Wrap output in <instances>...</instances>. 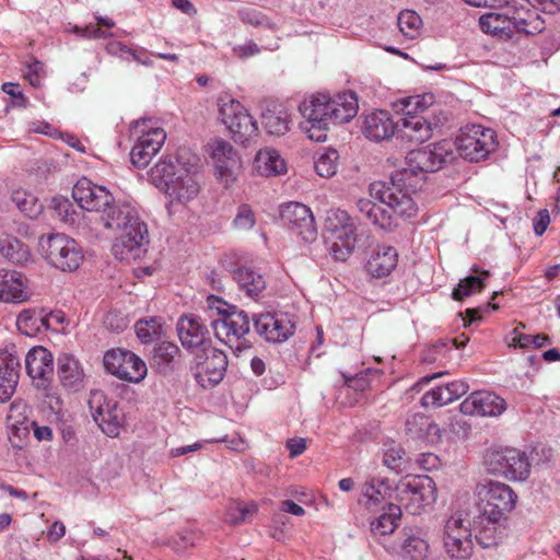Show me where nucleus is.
<instances>
[{
	"instance_id": "obj_1",
	"label": "nucleus",
	"mask_w": 560,
	"mask_h": 560,
	"mask_svg": "<svg viewBox=\"0 0 560 560\" xmlns=\"http://www.w3.org/2000/svg\"><path fill=\"white\" fill-rule=\"evenodd\" d=\"M455 158L452 140H442L429 147L412 150L406 156V166L396 172L390 182L370 185L372 199H360L359 211L372 224L383 230L398 225L399 219L413 218L418 206L412 195L421 188L424 174L439 171Z\"/></svg>"
},
{
	"instance_id": "obj_2",
	"label": "nucleus",
	"mask_w": 560,
	"mask_h": 560,
	"mask_svg": "<svg viewBox=\"0 0 560 560\" xmlns=\"http://www.w3.org/2000/svg\"><path fill=\"white\" fill-rule=\"evenodd\" d=\"M72 197L81 209L98 213L106 229L120 231L113 245L116 258L130 261L143 256L149 244V233L133 206L116 202L105 186L96 185L86 177L80 178L73 186Z\"/></svg>"
},
{
	"instance_id": "obj_3",
	"label": "nucleus",
	"mask_w": 560,
	"mask_h": 560,
	"mask_svg": "<svg viewBox=\"0 0 560 560\" xmlns=\"http://www.w3.org/2000/svg\"><path fill=\"white\" fill-rule=\"evenodd\" d=\"M199 170L198 156L184 150L178 153L175 163H156L151 170V178L164 191L171 205H186L200 191L197 179Z\"/></svg>"
},
{
	"instance_id": "obj_4",
	"label": "nucleus",
	"mask_w": 560,
	"mask_h": 560,
	"mask_svg": "<svg viewBox=\"0 0 560 560\" xmlns=\"http://www.w3.org/2000/svg\"><path fill=\"white\" fill-rule=\"evenodd\" d=\"M217 108L219 121L235 143L248 145L256 141L259 135L257 121L240 101L229 93H221L217 98Z\"/></svg>"
},
{
	"instance_id": "obj_5",
	"label": "nucleus",
	"mask_w": 560,
	"mask_h": 560,
	"mask_svg": "<svg viewBox=\"0 0 560 560\" xmlns=\"http://www.w3.org/2000/svg\"><path fill=\"white\" fill-rule=\"evenodd\" d=\"M474 497L482 520L505 521L517 503V494L509 485L491 479L477 482Z\"/></svg>"
},
{
	"instance_id": "obj_6",
	"label": "nucleus",
	"mask_w": 560,
	"mask_h": 560,
	"mask_svg": "<svg viewBox=\"0 0 560 560\" xmlns=\"http://www.w3.org/2000/svg\"><path fill=\"white\" fill-rule=\"evenodd\" d=\"M482 466L489 475L509 481H524L530 474L527 454L512 446L497 445L487 448Z\"/></svg>"
},
{
	"instance_id": "obj_7",
	"label": "nucleus",
	"mask_w": 560,
	"mask_h": 560,
	"mask_svg": "<svg viewBox=\"0 0 560 560\" xmlns=\"http://www.w3.org/2000/svg\"><path fill=\"white\" fill-rule=\"evenodd\" d=\"M398 505L409 513L418 515L431 508L438 499L434 480L425 475H407L394 488Z\"/></svg>"
},
{
	"instance_id": "obj_8",
	"label": "nucleus",
	"mask_w": 560,
	"mask_h": 560,
	"mask_svg": "<svg viewBox=\"0 0 560 560\" xmlns=\"http://www.w3.org/2000/svg\"><path fill=\"white\" fill-rule=\"evenodd\" d=\"M37 245L42 258L61 271L77 270L84 258L81 246L63 233L42 235Z\"/></svg>"
},
{
	"instance_id": "obj_9",
	"label": "nucleus",
	"mask_w": 560,
	"mask_h": 560,
	"mask_svg": "<svg viewBox=\"0 0 560 560\" xmlns=\"http://www.w3.org/2000/svg\"><path fill=\"white\" fill-rule=\"evenodd\" d=\"M330 108L328 94L312 95L300 105V112L305 118L301 128L308 139L316 142L326 141L329 125L332 124Z\"/></svg>"
},
{
	"instance_id": "obj_10",
	"label": "nucleus",
	"mask_w": 560,
	"mask_h": 560,
	"mask_svg": "<svg viewBox=\"0 0 560 560\" xmlns=\"http://www.w3.org/2000/svg\"><path fill=\"white\" fill-rule=\"evenodd\" d=\"M453 143L459 155L470 162L486 159L498 145L495 132L481 125L463 127Z\"/></svg>"
},
{
	"instance_id": "obj_11",
	"label": "nucleus",
	"mask_w": 560,
	"mask_h": 560,
	"mask_svg": "<svg viewBox=\"0 0 560 560\" xmlns=\"http://www.w3.org/2000/svg\"><path fill=\"white\" fill-rule=\"evenodd\" d=\"M206 153L214 170V176L224 187H231L241 170V158L234 147L222 138L211 139Z\"/></svg>"
},
{
	"instance_id": "obj_12",
	"label": "nucleus",
	"mask_w": 560,
	"mask_h": 560,
	"mask_svg": "<svg viewBox=\"0 0 560 560\" xmlns=\"http://www.w3.org/2000/svg\"><path fill=\"white\" fill-rule=\"evenodd\" d=\"M443 550L451 560H467L474 551L471 529L460 513L451 515L443 527Z\"/></svg>"
},
{
	"instance_id": "obj_13",
	"label": "nucleus",
	"mask_w": 560,
	"mask_h": 560,
	"mask_svg": "<svg viewBox=\"0 0 560 560\" xmlns=\"http://www.w3.org/2000/svg\"><path fill=\"white\" fill-rule=\"evenodd\" d=\"M89 408L92 418L106 435H119L125 423V415L115 399L108 398L102 390H93L90 394Z\"/></svg>"
},
{
	"instance_id": "obj_14",
	"label": "nucleus",
	"mask_w": 560,
	"mask_h": 560,
	"mask_svg": "<svg viewBox=\"0 0 560 560\" xmlns=\"http://www.w3.org/2000/svg\"><path fill=\"white\" fill-rule=\"evenodd\" d=\"M106 371L121 381L129 383L141 382L148 373L145 362L126 349H112L104 354Z\"/></svg>"
},
{
	"instance_id": "obj_15",
	"label": "nucleus",
	"mask_w": 560,
	"mask_h": 560,
	"mask_svg": "<svg viewBox=\"0 0 560 560\" xmlns=\"http://www.w3.org/2000/svg\"><path fill=\"white\" fill-rule=\"evenodd\" d=\"M214 336L237 352L247 348L245 337L249 332V318L244 311H231L226 316L211 323Z\"/></svg>"
},
{
	"instance_id": "obj_16",
	"label": "nucleus",
	"mask_w": 560,
	"mask_h": 560,
	"mask_svg": "<svg viewBox=\"0 0 560 560\" xmlns=\"http://www.w3.org/2000/svg\"><path fill=\"white\" fill-rule=\"evenodd\" d=\"M283 223L304 242H313L317 229L312 210L300 202H289L280 211Z\"/></svg>"
},
{
	"instance_id": "obj_17",
	"label": "nucleus",
	"mask_w": 560,
	"mask_h": 560,
	"mask_svg": "<svg viewBox=\"0 0 560 560\" xmlns=\"http://www.w3.org/2000/svg\"><path fill=\"white\" fill-rule=\"evenodd\" d=\"M26 373L38 389H47L54 375V357L43 346L31 348L25 355Z\"/></svg>"
},
{
	"instance_id": "obj_18",
	"label": "nucleus",
	"mask_w": 560,
	"mask_h": 560,
	"mask_svg": "<svg viewBox=\"0 0 560 560\" xmlns=\"http://www.w3.org/2000/svg\"><path fill=\"white\" fill-rule=\"evenodd\" d=\"M205 357L197 354L196 378L202 387L214 386L220 383L228 368L225 353L213 347L201 351Z\"/></svg>"
},
{
	"instance_id": "obj_19",
	"label": "nucleus",
	"mask_w": 560,
	"mask_h": 560,
	"mask_svg": "<svg viewBox=\"0 0 560 560\" xmlns=\"http://www.w3.org/2000/svg\"><path fill=\"white\" fill-rule=\"evenodd\" d=\"M256 331L270 342H282L289 339L295 330L292 317L287 313H266L254 320Z\"/></svg>"
},
{
	"instance_id": "obj_20",
	"label": "nucleus",
	"mask_w": 560,
	"mask_h": 560,
	"mask_svg": "<svg viewBox=\"0 0 560 560\" xmlns=\"http://www.w3.org/2000/svg\"><path fill=\"white\" fill-rule=\"evenodd\" d=\"M459 409L468 416L498 417L506 410V401L492 392L478 390L465 398Z\"/></svg>"
},
{
	"instance_id": "obj_21",
	"label": "nucleus",
	"mask_w": 560,
	"mask_h": 560,
	"mask_svg": "<svg viewBox=\"0 0 560 560\" xmlns=\"http://www.w3.org/2000/svg\"><path fill=\"white\" fill-rule=\"evenodd\" d=\"M178 337L182 345L192 351H203L209 348V331L201 319L194 315H185L180 317L177 324Z\"/></svg>"
},
{
	"instance_id": "obj_22",
	"label": "nucleus",
	"mask_w": 560,
	"mask_h": 560,
	"mask_svg": "<svg viewBox=\"0 0 560 560\" xmlns=\"http://www.w3.org/2000/svg\"><path fill=\"white\" fill-rule=\"evenodd\" d=\"M0 302L21 304L31 300L28 279L16 270L0 271Z\"/></svg>"
},
{
	"instance_id": "obj_23",
	"label": "nucleus",
	"mask_w": 560,
	"mask_h": 560,
	"mask_svg": "<svg viewBox=\"0 0 560 560\" xmlns=\"http://www.w3.org/2000/svg\"><path fill=\"white\" fill-rule=\"evenodd\" d=\"M396 124L386 110H374L364 116L362 132L375 142L384 141L394 136Z\"/></svg>"
},
{
	"instance_id": "obj_24",
	"label": "nucleus",
	"mask_w": 560,
	"mask_h": 560,
	"mask_svg": "<svg viewBox=\"0 0 560 560\" xmlns=\"http://www.w3.org/2000/svg\"><path fill=\"white\" fill-rule=\"evenodd\" d=\"M57 373L61 385L73 392L84 387L85 373L82 364L73 355L63 353L57 361Z\"/></svg>"
},
{
	"instance_id": "obj_25",
	"label": "nucleus",
	"mask_w": 560,
	"mask_h": 560,
	"mask_svg": "<svg viewBox=\"0 0 560 560\" xmlns=\"http://www.w3.org/2000/svg\"><path fill=\"white\" fill-rule=\"evenodd\" d=\"M468 390L469 385L463 380H457L430 389L422 396L421 404L425 408L441 407L458 399Z\"/></svg>"
},
{
	"instance_id": "obj_26",
	"label": "nucleus",
	"mask_w": 560,
	"mask_h": 560,
	"mask_svg": "<svg viewBox=\"0 0 560 560\" xmlns=\"http://www.w3.org/2000/svg\"><path fill=\"white\" fill-rule=\"evenodd\" d=\"M431 553L427 534L419 528L405 534L398 556L402 560H429Z\"/></svg>"
},
{
	"instance_id": "obj_27",
	"label": "nucleus",
	"mask_w": 560,
	"mask_h": 560,
	"mask_svg": "<svg viewBox=\"0 0 560 560\" xmlns=\"http://www.w3.org/2000/svg\"><path fill=\"white\" fill-rule=\"evenodd\" d=\"M20 360L12 353L0 354V401H8L15 392L19 380Z\"/></svg>"
},
{
	"instance_id": "obj_28",
	"label": "nucleus",
	"mask_w": 560,
	"mask_h": 560,
	"mask_svg": "<svg viewBox=\"0 0 560 560\" xmlns=\"http://www.w3.org/2000/svg\"><path fill=\"white\" fill-rule=\"evenodd\" d=\"M254 171L264 177L279 176L287 173V163L280 152L273 148L260 149L253 161Z\"/></svg>"
},
{
	"instance_id": "obj_29",
	"label": "nucleus",
	"mask_w": 560,
	"mask_h": 560,
	"mask_svg": "<svg viewBox=\"0 0 560 560\" xmlns=\"http://www.w3.org/2000/svg\"><path fill=\"white\" fill-rule=\"evenodd\" d=\"M398 264V253L392 246H378L372 253L368 262L366 271L374 278H383L389 276Z\"/></svg>"
},
{
	"instance_id": "obj_30",
	"label": "nucleus",
	"mask_w": 560,
	"mask_h": 560,
	"mask_svg": "<svg viewBox=\"0 0 560 560\" xmlns=\"http://www.w3.org/2000/svg\"><path fill=\"white\" fill-rule=\"evenodd\" d=\"M407 434L427 444L441 442L442 434L439 425L424 415H413L406 421Z\"/></svg>"
},
{
	"instance_id": "obj_31",
	"label": "nucleus",
	"mask_w": 560,
	"mask_h": 560,
	"mask_svg": "<svg viewBox=\"0 0 560 560\" xmlns=\"http://www.w3.org/2000/svg\"><path fill=\"white\" fill-rule=\"evenodd\" d=\"M362 497L364 505L374 510L378 506H387V503H392L390 500L395 499L394 488H392L387 481L380 479H369L362 486Z\"/></svg>"
},
{
	"instance_id": "obj_32",
	"label": "nucleus",
	"mask_w": 560,
	"mask_h": 560,
	"mask_svg": "<svg viewBox=\"0 0 560 560\" xmlns=\"http://www.w3.org/2000/svg\"><path fill=\"white\" fill-rule=\"evenodd\" d=\"M0 255L18 266H27L35 261L30 246L8 234L0 236Z\"/></svg>"
},
{
	"instance_id": "obj_33",
	"label": "nucleus",
	"mask_w": 560,
	"mask_h": 560,
	"mask_svg": "<svg viewBox=\"0 0 560 560\" xmlns=\"http://www.w3.org/2000/svg\"><path fill=\"white\" fill-rule=\"evenodd\" d=\"M133 129L138 133V140L145 149H151V152L158 153L166 139V132L161 128L156 121L152 119H141L133 124Z\"/></svg>"
},
{
	"instance_id": "obj_34",
	"label": "nucleus",
	"mask_w": 560,
	"mask_h": 560,
	"mask_svg": "<svg viewBox=\"0 0 560 560\" xmlns=\"http://www.w3.org/2000/svg\"><path fill=\"white\" fill-rule=\"evenodd\" d=\"M503 522L482 520V514H479L475 521V532L476 539L482 548L495 547L502 542L505 536Z\"/></svg>"
},
{
	"instance_id": "obj_35",
	"label": "nucleus",
	"mask_w": 560,
	"mask_h": 560,
	"mask_svg": "<svg viewBox=\"0 0 560 560\" xmlns=\"http://www.w3.org/2000/svg\"><path fill=\"white\" fill-rule=\"evenodd\" d=\"M332 125L346 124L353 119L359 109L358 98L352 92L330 96Z\"/></svg>"
},
{
	"instance_id": "obj_36",
	"label": "nucleus",
	"mask_w": 560,
	"mask_h": 560,
	"mask_svg": "<svg viewBox=\"0 0 560 560\" xmlns=\"http://www.w3.org/2000/svg\"><path fill=\"white\" fill-rule=\"evenodd\" d=\"M400 119L401 131L406 138L415 142H424L432 137L433 129L430 121L421 115H402Z\"/></svg>"
},
{
	"instance_id": "obj_37",
	"label": "nucleus",
	"mask_w": 560,
	"mask_h": 560,
	"mask_svg": "<svg viewBox=\"0 0 560 560\" xmlns=\"http://www.w3.org/2000/svg\"><path fill=\"white\" fill-rule=\"evenodd\" d=\"M358 241L357 228L325 241L329 253L336 260L345 261L352 254Z\"/></svg>"
},
{
	"instance_id": "obj_38",
	"label": "nucleus",
	"mask_w": 560,
	"mask_h": 560,
	"mask_svg": "<svg viewBox=\"0 0 560 560\" xmlns=\"http://www.w3.org/2000/svg\"><path fill=\"white\" fill-rule=\"evenodd\" d=\"M15 326L21 334L35 337L42 331V328H48V319L40 311L25 308L16 316Z\"/></svg>"
},
{
	"instance_id": "obj_39",
	"label": "nucleus",
	"mask_w": 560,
	"mask_h": 560,
	"mask_svg": "<svg viewBox=\"0 0 560 560\" xmlns=\"http://www.w3.org/2000/svg\"><path fill=\"white\" fill-rule=\"evenodd\" d=\"M435 97L432 93H423L405 96L393 103V109L402 115H420L434 104Z\"/></svg>"
},
{
	"instance_id": "obj_40",
	"label": "nucleus",
	"mask_w": 560,
	"mask_h": 560,
	"mask_svg": "<svg viewBox=\"0 0 560 560\" xmlns=\"http://www.w3.org/2000/svg\"><path fill=\"white\" fill-rule=\"evenodd\" d=\"M512 27L526 35H535L544 31L545 21L536 10H517L511 16Z\"/></svg>"
},
{
	"instance_id": "obj_41",
	"label": "nucleus",
	"mask_w": 560,
	"mask_h": 560,
	"mask_svg": "<svg viewBox=\"0 0 560 560\" xmlns=\"http://www.w3.org/2000/svg\"><path fill=\"white\" fill-rule=\"evenodd\" d=\"M233 277L240 289L252 299L259 296L266 288L262 276L249 268L241 267L236 269Z\"/></svg>"
},
{
	"instance_id": "obj_42",
	"label": "nucleus",
	"mask_w": 560,
	"mask_h": 560,
	"mask_svg": "<svg viewBox=\"0 0 560 560\" xmlns=\"http://www.w3.org/2000/svg\"><path fill=\"white\" fill-rule=\"evenodd\" d=\"M354 228L357 226L353 219L346 211L331 209L327 211L324 222L325 241Z\"/></svg>"
},
{
	"instance_id": "obj_43",
	"label": "nucleus",
	"mask_w": 560,
	"mask_h": 560,
	"mask_svg": "<svg viewBox=\"0 0 560 560\" xmlns=\"http://www.w3.org/2000/svg\"><path fill=\"white\" fill-rule=\"evenodd\" d=\"M400 515V505L387 503L386 508H382L380 516L371 522V530L376 535L392 534L397 527V522Z\"/></svg>"
},
{
	"instance_id": "obj_44",
	"label": "nucleus",
	"mask_w": 560,
	"mask_h": 560,
	"mask_svg": "<svg viewBox=\"0 0 560 560\" xmlns=\"http://www.w3.org/2000/svg\"><path fill=\"white\" fill-rule=\"evenodd\" d=\"M479 26L483 33L510 36L512 32L511 16L505 13L489 12L480 16Z\"/></svg>"
},
{
	"instance_id": "obj_45",
	"label": "nucleus",
	"mask_w": 560,
	"mask_h": 560,
	"mask_svg": "<svg viewBox=\"0 0 560 560\" xmlns=\"http://www.w3.org/2000/svg\"><path fill=\"white\" fill-rule=\"evenodd\" d=\"M257 511L258 506L255 502L231 501L226 508L224 520L232 525H238L252 518Z\"/></svg>"
},
{
	"instance_id": "obj_46",
	"label": "nucleus",
	"mask_w": 560,
	"mask_h": 560,
	"mask_svg": "<svg viewBox=\"0 0 560 560\" xmlns=\"http://www.w3.org/2000/svg\"><path fill=\"white\" fill-rule=\"evenodd\" d=\"M135 331L142 343H151L163 335V323L160 317L140 319L135 325Z\"/></svg>"
},
{
	"instance_id": "obj_47",
	"label": "nucleus",
	"mask_w": 560,
	"mask_h": 560,
	"mask_svg": "<svg viewBox=\"0 0 560 560\" xmlns=\"http://www.w3.org/2000/svg\"><path fill=\"white\" fill-rule=\"evenodd\" d=\"M489 277V271H482L477 276H468L462 279L458 285L453 290V299L462 301L465 298L480 292L485 287V280Z\"/></svg>"
},
{
	"instance_id": "obj_48",
	"label": "nucleus",
	"mask_w": 560,
	"mask_h": 560,
	"mask_svg": "<svg viewBox=\"0 0 560 560\" xmlns=\"http://www.w3.org/2000/svg\"><path fill=\"white\" fill-rule=\"evenodd\" d=\"M289 115L284 110L268 109L262 114V125L268 133L273 136L284 135L289 130Z\"/></svg>"
},
{
	"instance_id": "obj_49",
	"label": "nucleus",
	"mask_w": 560,
	"mask_h": 560,
	"mask_svg": "<svg viewBox=\"0 0 560 560\" xmlns=\"http://www.w3.org/2000/svg\"><path fill=\"white\" fill-rule=\"evenodd\" d=\"M339 166V153L335 149H325L315 160L314 167L320 177H332Z\"/></svg>"
},
{
	"instance_id": "obj_50",
	"label": "nucleus",
	"mask_w": 560,
	"mask_h": 560,
	"mask_svg": "<svg viewBox=\"0 0 560 560\" xmlns=\"http://www.w3.org/2000/svg\"><path fill=\"white\" fill-rule=\"evenodd\" d=\"M397 24L405 37L413 39L420 35L422 20L415 11L406 10L399 13Z\"/></svg>"
},
{
	"instance_id": "obj_51",
	"label": "nucleus",
	"mask_w": 560,
	"mask_h": 560,
	"mask_svg": "<svg viewBox=\"0 0 560 560\" xmlns=\"http://www.w3.org/2000/svg\"><path fill=\"white\" fill-rule=\"evenodd\" d=\"M13 201L30 218L35 217L42 209V205L37 202L36 198L24 191H15L13 194Z\"/></svg>"
},
{
	"instance_id": "obj_52",
	"label": "nucleus",
	"mask_w": 560,
	"mask_h": 560,
	"mask_svg": "<svg viewBox=\"0 0 560 560\" xmlns=\"http://www.w3.org/2000/svg\"><path fill=\"white\" fill-rule=\"evenodd\" d=\"M256 224L255 213L247 205L237 208V213L233 220V228L240 232H246Z\"/></svg>"
},
{
	"instance_id": "obj_53",
	"label": "nucleus",
	"mask_w": 560,
	"mask_h": 560,
	"mask_svg": "<svg viewBox=\"0 0 560 560\" xmlns=\"http://www.w3.org/2000/svg\"><path fill=\"white\" fill-rule=\"evenodd\" d=\"M51 207L57 213V215L66 223L72 224L74 223V214L75 211L73 209L72 203L68 198L62 196H56L51 199Z\"/></svg>"
},
{
	"instance_id": "obj_54",
	"label": "nucleus",
	"mask_w": 560,
	"mask_h": 560,
	"mask_svg": "<svg viewBox=\"0 0 560 560\" xmlns=\"http://www.w3.org/2000/svg\"><path fill=\"white\" fill-rule=\"evenodd\" d=\"M242 22L255 27L275 28V24L261 12L254 9H243L238 12Z\"/></svg>"
},
{
	"instance_id": "obj_55",
	"label": "nucleus",
	"mask_w": 560,
	"mask_h": 560,
	"mask_svg": "<svg viewBox=\"0 0 560 560\" xmlns=\"http://www.w3.org/2000/svg\"><path fill=\"white\" fill-rule=\"evenodd\" d=\"M139 142H136L130 152L131 163L137 167H145L158 153L151 152Z\"/></svg>"
},
{
	"instance_id": "obj_56",
	"label": "nucleus",
	"mask_w": 560,
	"mask_h": 560,
	"mask_svg": "<svg viewBox=\"0 0 560 560\" xmlns=\"http://www.w3.org/2000/svg\"><path fill=\"white\" fill-rule=\"evenodd\" d=\"M405 451L401 446L390 444L384 451L383 463L390 469H398L401 466Z\"/></svg>"
},
{
	"instance_id": "obj_57",
	"label": "nucleus",
	"mask_w": 560,
	"mask_h": 560,
	"mask_svg": "<svg viewBox=\"0 0 560 560\" xmlns=\"http://www.w3.org/2000/svg\"><path fill=\"white\" fill-rule=\"evenodd\" d=\"M524 328L525 325L523 323L517 324V326L511 331V334L506 338L508 347L520 349H526L529 347L530 335L523 334L521 329Z\"/></svg>"
},
{
	"instance_id": "obj_58",
	"label": "nucleus",
	"mask_w": 560,
	"mask_h": 560,
	"mask_svg": "<svg viewBox=\"0 0 560 560\" xmlns=\"http://www.w3.org/2000/svg\"><path fill=\"white\" fill-rule=\"evenodd\" d=\"M24 77L31 85L35 88L39 86L43 78L45 77L44 65L38 60H34L27 66Z\"/></svg>"
},
{
	"instance_id": "obj_59",
	"label": "nucleus",
	"mask_w": 560,
	"mask_h": 560,
	"mask_svg": "<svg viewBox=\"0 0 560 560\" xmlns=\"http://www.w3.org/2000/svg\"><path fill=\"white\" fill-rule=\"evenodd\" d=\"M104 324L114 331H121L128 326L129 320L118 312H109L105 316Z\"/></svg>"
},
{
	"instance_id": "obj_60",
	"label": "nucleus",
	"mask_w": 560,
	"mask_h": 560,
	"mask_svg": "<svg viewBox=\"0 0 560 560\" xmlns=\"http://www.w3.org/2000/svg\"><path fill=\"white\" fill-rule=\"evenodd\" d=\"M260 47L253 40L233 47V54L240 59H247L260 52Z\"/></svg>"
},
{
	"instance_id": "obj_61",
	"label": "nucleus",
	"mask_w": 560,
	"mask_h": 560,
	"mask_svg": "<svg viewBox=\"0 0 560 560\" xmlns=\"http://www.w3.org/2000/svg\"><path fill=\"white\" fill-rule=\"evenodd\" d=\"M178 352L176 345L171 342H162L155 348V358L160 359L161 362H171Z\"/></svg>"
},
{
	"instance_id": "obj_62",
	"label": "nucleus",
	"mask_w": 560,
	"mask_h": 560,
	"mask_svg": "<svg viewBox=\"0 0 560 560\" xmlns=\"http://www.w3.org/2000/svg\"><path fill=\"white\" fill-rule=\"evenodd\" d=\"M73 32L81 37L92 38V39L105 38L110 35L106 31L102 30V27H101V25H98V23L95 25H88L83 28L74 27Z\"/></svg>"
},
{
	"instance_id": "obj_63",
	"label": "nucleus",
	"mask_w": 560,
	"mask_h": 560,
	"mask_svg": "<svg viewBox=\"0 0 560 560\" xmlns=\"http://www.w3.org/2000/svg\"><path fill=\"white\" fill-rule=\"evenodd\" d=\"M207 305L209 310L215 311L222 317L226 316L229 313H231V311L236 308L235 306L229 305L225 301L215 295L208 296Z\"/></svg>"
},
{
	"instance_id": "obj_64",
	"label": "nucleus",
	"mask_w": 560,
	"mask_h": 560,
	"mask_svg": "<svg viewBox=\"0 0 560 560\" xmlns=\"http://www.w3.org/2000/svg\"><path fill=\"white\" fill-rule=\"evenodd\" d=\"M550 223V217L547 209L538 211L536 219L534 220V231L536 235L540 236L545 233Z\"/></svg>"
}]
</instances>
